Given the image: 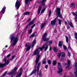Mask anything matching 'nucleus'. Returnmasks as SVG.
<instances>
[{
    "mask_svg": "<svg viewBox=\"0 0 77 77\" xmlns=\"http://www.w3.org/2000/svg\"><path fill=\"white\" fill-rule=\"evenodd\" d=\"M5 47V48H7L8 47V45H6V46Z\"/></svg>",
    "mask_w": 77,
    "mask_h": 77,
    "instance_id": "774afa93",
    "label": "nucleus"
},
{
    "mask_svg": "<svg viewBox=\"0 0 77 77\" xmlns=\"http://www.w3.org/2000/svg\"><path fill=\"white\" fill-rule=\"evenodd\" d=\"M42 8V6H40L38 8V14H39L40 13V11H41V10Z\"/></svg>",
    "mask_w": 77,
    "mask_h": 77,
    "instance_id": "412c9836",
    "label": "nucleus"
},
{
    "mask_svg": "<svg viewBox=\"0 0 77 77\" xmlns=\"http://www.w3.org/2000/svg\"><path fill=\"white\" fill-rule=\"evenodd\" d=\"M48 64H50V65H51V61H50V60H48Z\"/></svg>",
    "mask_w": 77,
    "mask_h": 77,
    "instance_id": "49530a36",
    "label": "nucleus"
},
{
    "mask_svg": "<svg viewBox=\"0 0 77 77\" xmlns=\"http://www.w3.org/2000/svg\"><path fill=\"white\" fill-rule=\"evenodd\" d=\"M67 29H69V26H67Z\"/></svg>",
    "mask_w": 77,
    "mask_h": 77,
    "instance_id": "680f3d73",
    "label": "nucleus"
},
{
    "mask_svg": "<svg viewBox=\"0 0 77 77\" xmlns=\"http://www.w3.org/2000/svg\"><path fill=\"white\" fill-rule=\"evenodd\" d=\"M75 71L74 72V73L75 75L76 76L77 75V68H75Z\"/></svg>",
    "mask_w": 77,
    "mask_h": 77,
    "instance_id": "393cba45",
    "label": "nucleus"
},
{
    "mask_svg": "<svg viewBox=\"0 0 77 77\" xmlns=\"http://www.w3.org/2000/svg\"><path fill=\"white\" fill-rule=\"evenodd\" d=\"M45 10V8H43L42 9V13H44V11Z\"/></svg>",
    "mask_w": 77,
    "mask_h": 77,
    "instance_id": "58836bf2",
    "label": "nucleus"
},
{
    "mask_svg": "<svg viewBox=\"0 0 77 77\" xmlns=\"http://www.w3.org/2000/svg\"><path fill=\"white\" fill-rule=\"evenodd\" d=\"M18 66H17H17L15 67V68L13 69V71L11 72L13 74H15V71L17 70V69H18Z\"/></svg>",
    "mask_w": 77,
    "mask_h": 77,
    "instance_id": "9b49d317",
    "label": "nucleus"
},
{
    "mask_svg": "<svg viewBox=\"0 0 77 77\" xmlns=\"http://www.w3.org/2000/svg\"><path fill=\"white\" fill-rule=\"evenodd\" d=\"M66 42L68 43V41H69V39H68V37L67 36H66Z\"/></svg>",
    "mask_w": 77,
    "mask_h": 77,
    "instance_id": "473e14b6",
    "label": "nucleus"
},
{
    "mask_svg": "<svg viewBox=\"0 0 77 77\" xmlns=\"http://www.w3.org/2000/svg\"><path fill=\"white\" fill-rule=\"evenodd\" d=\"M7 73V72H5L2 75V77H3L6 75V74Z\"/></svg>",
    "mask_w": 77,
    "mask_h": 77,
    "instance_id": "72a5a7b5",
    "label": "nucleus"
},
{
    "mask_svg": "<svg viewBox=\"0 0 77 77\" xmlns=\"http://www.w3.org/2000/svg\"><path fill=\"white\" fill-rule=\"evenodd\" d=\"M51 47H50V49H49V51H51Z\"/></svg>",
    "mask_w": 77,
    "mask_h": 77,
    "instance_id": "e2e57ef3",
    "label": "nucleus"
},
{
    "mask_svg": "<svg viewBox=\"0 0 77 77\" xmlns=\"http://www.w3.org/2000/svg\"><path fill=\"white\" fill-rule=\"evenodd\" d=\"M68 47L70 46V44L68 43Z\"/></svg>",
    "mask_w": 77,
    "mask_h": 77,
    "instance_id": "338daca9",
    "label": "nucleus"
},
{
    "mask_svg": "<svg viewBox=\"0 0 77 77\" xmlns=\"http://www.w3.org/2000/svg\"><path fill=\"white\" fill-rule=\"evenodd\" d=\"M77 16H75V22H77Z\"/></svg>",
    "mask_w": 77,
    "mask_h": 77,
    "instance_id": "a18cd8bd",
    "label": "nucleus"
},
{
    "mask_svg": "<svg viewBox=\"0 0 77 77\" xmlns=\"http://www.w3.org/2000/svg\"><path fill=\"white\" fill-rule=\"evenodd\" d=\"M57 68L59 69V71H58V74H60L63 71L62 69V66H61V64L60 63H58Z\"/></svg>",
    "mask_w": 77,
    "mask_h": 77,
    "instance_id": "f03ea898",
    "label": "nucleus"
},
{
    "mask_svg": "<svg viewBox=\"0 0 77 77\" xmlns=\"http://www.w3.org/2000/svg\"><path fill=\"white\" fill-rule=\"evenodd\" d=\"M58 24L60 25L61 24V20L60 19H58Z\"/></svg>",
    "mask_w": 77,
    "mask_h": 77,
    "instance_id": "e433bc0d",
    "label": "nucleus"
},
{
    "mask_svg": "<svg viewBox=\"0 0 77 77\" xmlns=\"http://www.w3.org/2000/svg\"><path fill=\"white\" fill-rule=\"evenodd\" d=\"M30 20H31V19H30V18H29L28 20H27V22H29V21H30Z\"/></svg>",
    "mask_w": 77,
    "mask_h": 77,
    "instance_id": "603ef678",
    "label": "nucleus"
},
{
    "mask_svg": "<svg viewBox=\"0 0 77 77\" xmlns=\"http://www.w3.org/2000/svg\"><path fill=\"white\" fill-rule=\"evenodd\" d=\"M39 49H37L34 51L33 55L34 56L36 55V54L37 55H39Z\"/></svg>",
    "mask_w": 77,
    "mask_h": 77,
    "instance_id": "423d86ee",
    "label": "nucleus"
},
{
    "mask_svg": "<svg viewBox=\"0 0 77 77\" xmlns=\"http://www.w3.org/2000/svg\"><path fill=\"white\" fill-rule=\"evenodd\" d=\"M68 55L69 56H71V54H70V53L68 52Z\"/></svg>",
    "mask_w": 77,
    "mask_h": 77,
    "instance_id": "6e6d98bb",
    "label": "nucleus"
},
{
    "mask_svg": "<svg viewBox=\"0 0 77 77\" xmlns=\"http://www.w3.org/2000/svg\"><path fill=\"white\" fill-rule=\"evenodd\" d=\"M15 55L12 56V58L10 59V60H13V59H14V58H15Z\"/></svg>",
    "mask_w": 77,
    "mask_h": 77,
    "instance_id": "f704fd0d",
    "label": "nucleus"
},
{
    "mask_svg": "<svg viewBox=\"0 0 77 77\" xmlns=\"http://www.w3.org/2000/svg\"><path fill=\"white\" fill-rule=\"evenodd\" d=\"M56 13L57 14V17L58 16L60 18H62V16L60 15V8H57Z\"/></svg>",
    "mask_w": 77,
    "mask_h": 77,
    "instance_id": "7ed1b4c3",
    "label": "nucleus"
},
{
    "mask_svg": "<svg viewBox=\"0 0 77 77\" xmlns=\"http://www.w3.org/2000/svg\"><path fill=\"white\" fill-rule=\"evenodd\" d=\"M67 67H66V69H68L69 66H70V64H71V61L69 60H68L67 61Z\"/></svg>",
    "mask_w": 77,
    "mask_h": 77,
    "instance_id": "9d476101",
    "label": "nucleus"
},
{
    "mask_svg": "<svg viewBox=\"0 0 77 77\" xmlns=\"http://www.w3.org/2000/svg\"><path fill=\"white\" fill-rule=\"evenodd\" d=\"M23 14L25 15H29L30 14V13H29V12H27L24 13Z\"/></svg>",
    "mask_w": 77,
    "mask_h": 77,
    "instance_id": "bb28decb",
    "label": "nucleus"
},
{
    "mask_svg": "<svg viewBox=\"0 0 77 77\" xmlns=\"http://www.w3.org/2000/svg\"><path fill=\"white\" fill-rule=\"evenodd\" d=\"M35 24H34L32 25V27H31V29H33V27H35Z\"/></svg>",
    "mask_w": 77,
    "mask_h": 77,
    "instance_id": "09e8293b",
    "label": "nucleus"
},
{
    "mask_svg": "<svg viewBox=\"0 0 77 77\" xmlns=\"http://www.w3.org/2000/svg\"><path fill=\"white\" fill-rule=\"evenodd\" d=\"M9 63V60H8L7 62L4 64L0 63V68L4 67L6 65H8Z\"/></svg>",
    "mask_w": 77,
    "mask_h": 77,
    "instance_id": "6e6552de",
    "label": "nucleus"
},
{
    "mask_svg": "<svg viewBox=\"0 0 77 77\" xmlns=\"http://www.w3.org/2000/svg\"><path fill=\"white\" fill-rule=\"evenodd\" d=\"M36 72V69H35L34 70H33L31 74H30L29 75H33L34 74V73H35Z\"/></svg>",
    "mask_w": 77,
    "mask_h": 77,
    "instance_id": "a211bd4d",
    "label": "nucleus"
},
{
    "mask_svg": "<svg viewBox=\"0 0 77 77\" xmlns=\"http://www.w3.org/2000/svg\"><path fill=\"white\" fill-rule=\"evenodd\" d=\"M46 2V0H43L42 1H40V3H41L43 6H45V3Z\"/></svg>",
    "mask_w": 77,
    "mask_h": 77,
    "instance_id": "4468645a",
    "label": "nucleus"
},
{
    "mask_svg": "<svg viewBox=\"0 0 77 77\" xmlns=\"http://www.w3.org/2000/svg\"><path fill=\"white\" fill-rule=\"evenodd\" d=\"M46 63V60L45 59H44L43 60V62H42L43 64H45Z\"/></svg>",
    "mask_w": 77,
    "mask_h": 77,
    "instance_id": "2f4dec72",
    "label": "nucleus"
},
{
    "mask_svg": "<svg viewBox=\"0 0 77 77\" xmlns=\"http://www.w3.org/2000/svg\"><path fill=\"white\" fill-rule=\"evenodd\" d=\"M77 66V63H76V62H75V66H74L76 68V66Z\"/></svg>",
    "mask_w": 77,
    "mask_h": 77,
    "instance_id": "8fccbe9b",
    "label": "nucleus"
},
{
    "mask_svg": "<svg viewBox=\"0 0 77 77\" xmlns=\"http://www.w3.org/2000/svg\"><path fill=\"white\" fill-rule=\"evenodd\" d=\"M39 57H40V56H38L36 59V60L35 62L36 65H37L38 62H39Z\"/></svg>",
    "mask_w": 77,
    "mask_h": 77,
    "instance_id": "f8f14e48",
    "label": "nucleus"
},
{
    "mask_svg": "<svg viewBox=\"0 0 77 77\" xmlns=\"http://www.w3.org/2000/svg\"><path fill=\"white\" fill-rule=\"evenodd\" d=\"M11 56V54H9L7 56V57H9Z\"/></svg>",
    "mask_w": 77,
    "mask_h": 77,
    "instance_id": "3c124183",
    "label": "nucleus"
},
{
    "mask_svg": "<svg viewBox=\"0 0 77 77\" xmlns=\"http://www.w3.org/2000/svg\"><path fill=\"white\" fill-rule=\"evenodd\" d=\"M38 75H39V76H41V75H42L41 73H40Z\"/></svg>",
    "mask_w": 77,
    "mask_h": 77,
    "instance_id": "bf43d9fd",
    "label": "nucleus"
},
{
    "mask_svg": "<svg viewBox=\"0 0 77 77\" xmlns=\"http://www.w3.org/2000/svg\"><path fill=\"white\" fill-rule=\"evenodd\" d=\"M29 0H25V4H27V3H29Z\"/></svg>",
    "mask_w": 77,
    "mask_h": 77,
    "instance_id": "4c0bfd02",
    "label": "nucleus"
},
{
    "mask_svg": "<svg viewBox=\"0 0 77 77\" xmlns=\"http://www.w3.org/2000/svg\"><path fill=\"white\" fill-rule=\"evenodd\" d=\"M33 23H34V21H31L28 24V26H31V25H32V24H33Z\"/></svg>",
    "mask_w": 77,
    "mask_h": 77,
    "instance_id": "b1692460",
    "label": "nucleus"
},
{
    "mask_svg": "<svg viewBox=\"0 0 77 77\" xmlns=\"http://www.w3.org/2000/svg\"><path fill=\"white\" fill-rule=\"evenodd\" d=\"M48 65H46L45 66V68L46 69L47 68H48Z\"/></svg>",
    "mask_w": 77,
    "mask_h": 77,
    "instance_id": "4d7b16f0",
    "label": "nucleus"
},
{
    "mask_svg": "<svg viewBox=\"0 0 77 77\" xmlns=\"http://www.w3.org/2000/svg\"><path fill=\"white\" fill-rule=\"evenodd\" d=\"M20 6V3L19 2L18 0H17L16 2L15 7L16 8V9H18Z\"/></svg>",
    "mask_w": 77,
    "mask_h": 77,
    "instance_id": "0eeeda50",
    "label": "nucleus"
},
{
    "mask_svg": "<svg viewBox=\"0 0 77 77\" xmlns=\"http://www.w3.org/2000/svg\"><path fill=\"white\" fill-rule=\"evenodd\" d=\"M32 29H31L29 31V34H30V33H32Z\"/></svg>",
    "mask_w": 77,
    "mask_h": 77,
    "instance_id": "a19ab883",
    "label": "nucleus"
},
{
    "mask_svg": "<svg viewBox=\"0 0 77 77\" xmlns=\"http://www.w3.org/2000/svg\"><path fill=\"white\" fill-rule=\"evenodd\" d=\"M22 75V73L20 72L18 76L17 75V76H18H18H19V77H21Z\"/></svg>",
    "mask_w": 77,
    "mask_h": 77,
    "instance_id": "37998d69",
    "label": "nucleus"
},
{
    "mask_svg": "<svg viewBox=\"0 0 77 77\" xmlns=\"http://www.w3.org/2000/svg\"><path fill=\"white\" fill-rule=\"evenodd\" d=\"M48 44V42H46L45 44V45L46 46H47V45Z\"/></svg>",
    "mask_w": 77,
    "mask_h": 77,
    "instance_id": "13d9d810",
    "label": "nucleus"
},
{
    "mask_svg": "<svg viewBox=\"0 0 77 77\" xmlns=\"http://www.w3.org/2000/svg\"><path fill=\"white\" fill-rule=\"evenodd\" d=\"M70 26V27H73V24H72V22H68Z\"/></svg>",
    "mask_w": 77,
    "mask_h": 77,
    "instance_id": "5701e85b",
    "label": "nucleus"
},
{
    "mask_svg": "<svg viewBox=\"0 0 77 77\" xmlns=\"http://www.w3.org/2000/svg\"><path fill=\"white\" fill-rule=\"evenodd\" d=\"M28 26H29V25H28L26 26L25 29V30H27V28H28Z\"/></svg>",
    "mask_w": 77,
    "mask_h": 77,
    "instance_id": "de8ad7c7",
    "label": "nucleus"
},
{
    "mask_svg": "<svg viewBox=\"0 0 77 77\" xmlns=\"http://www.w3.org/2000/svg\"><path fill=\"white\" fill-rule=\"evenodd\" d=\"M51 11H50L49 13V17H50V16L51 15Z\"/></svg>",
    "mask_w": 77,
    "mask_h": 77,
    "instance_id": "c03bdc74",
    "label": "nucleus"
},
{
    "mask_svg": "<svg viewBox=\"0 0 77 77\" xmlns=\"http://www.w3.org/2000/svg\"><path fill=\"white\" fill-rule=\"evenodd\" d=\"M64 24L65 25H66V24H67V22H64Z\"/></svg>",
    "mask_w": 77,
    "mask_h": 77,
    "instance_id": "052dcab7",
    "label": "nucleus"
},
{
    "mask_svg": "<svg viewBox=\"0 0 77 77\" xmlns=\"http://www.w3.org/2000/svg\"><path fill=\"white\" fill-rule=\"evenodd\" d=\"M41 64V63H39L38 64V65L37 66V70L36 71L37 72H38L39 71V65Z\"/></svg>",
    "mask_w": 77,
    "mask_h": 77,
    "instance_id": "6ab92c4d",
    "label": "nucleus"
},
{
    "mask_svg": "<svg viewBox=\"0 0 77 77\" xmlns=\"http://www.w3.org/2000/svg\"><path fill=\"white\" fill-rule=\"evenodd\" d=\"M71 6L73 8H75V3H72V4H71Z\"/></svg>",
    "mask_w": 77,
    "mask_h": 77,
    "instance_id": "c85d7f7f",
    "label": "nucleus"
},
{
    "mask_svg": "<svg viewBox=\"0 0 77 77\" xmlns=\"http://www.w3.org/2000/svg\"><path fill=\"white\" fill-rule=\"evenodd\" d=\"M48 45L45 48V51H46V50L48 49Z\"/></svg>",
    "mask_w": 77,
    "mask_h": 77,
    "instance_id": "79ce46f5",
    "label": "nucleus"
},
{
    "mask_svg": "<svg viewBox=\"0 0 77 77\" xmlns=\"http://www.w3.org/2000/svg\"><path fill=\"white\" fill-rule=\"evenodd\" d=\"M59 47H62V44H63V42H60V41L59 42Z\"/></svg>",
    "mask_w": 77,
    "mask_h": 77,
    "instance_id": "f3484780",
    "label": "nucleus"
},
{
    "mask_svg": "<svg viewBox=\"0 0 77 77\" xmlns=\"http://www.w3.org/2000/svg\"><path fill=\"white\" fill-rule=\"evenodd\" d=\"M8 75H11V77H13V75L15 74L14 73H13L10 72L8 73Z\"/></svg>",
    "mask_w": 77,
    "mask_h": 77,
    "instance_id": "7c9ffc66",
    "label": "nucleus"
},
{
    "mask_svg": "<svg viewBox=\"0 0 77 77\" xmlns=\"http://www.w3.org/2000/svg\"><path fill=\"white\" fill-rule=\"evenodd\" d=\"M25 47H27V48L26 50V51H28V50H29L30 49V48H31V46H30V45L29 43H26Z\"/></svg>",
    "mask_w": 77,
    "mask_h": 77,
    "instance_id": "1a4fd4ad",
    "label": "nucleus"
},
{
    "mask_svg": "<svg viewBox=\"0 0 77 77\" xmlns=\"http://www.w3.org/2000/svg\"><path fill=\"white\" fill-rule=\"evenodd\" d=\"M10 39L11 42H12V43L11 44V45L13 47L15 46L17 42H18V37L15 36L13 35H11L10 36Z\"/></svg>",
    "mask_w": 77,
    "mask_h": 77,
    "instance_id": "f257e3e1",
    "label": "nucleus"
},
{
    "mask_svg": "<svg viewBox=\"0 0 77 77\" xmlns=\"http://www.w3.org/2000/svg\"><path fill=\"white\" fill-rule=\"evenodd\" d=\"M36 35H37V33L36 32H34L30 35V38H33V37H34V36H36Z\"/></svg>",
    "mask_w": 77,
    "mask_h": 77,
    "instance_id": "2eb2a0df",
    "label": "nucleus"
},
{
    "mask_svg": "<svg viewBox=\"0 0 77 77\" xmlns=\"http://www.w3.org/2000/svg\"><path fill=\"white\" fill-rule=\"evenodd\" d=\"M48 43H49V45H51V44H52L53 43V41H49L48 42Z\"/></svg>",
    "mask_w": 77,
    "mask_h": 77,
    "instance_id": "c9c22d12",
    "label": "nucleus"
},
{
    "mask_svg": "<svg viewBox=\"0 0 77 77\" xmlns=\"http://www.w3.org/2000/svg\"><path fill=\"white\" fill-rule=\"evenodd\" d=\"M63 47L64 50H66V49H67L66 46H65L64 45H63Z\"/></svg>",
    "mask_w": 77,
    "mask_h": 77,
    "instance_id": "ea45409f",
    "label": "nucleus"
},
{
    "mask_svg": "<svg viewBox=\"0 0 77 77\" xmlns=\"http://www.w3.org/2000/svg\"><path fill=\"white\" fill-rule=\"evenodd\" d=\"M53 50H54V51L55 52H57V50L56 49V47H53Z\"/></svg>",
    "mask_w": 77,
    "mask_h": 77,
    "instance_id": "c756f323",
    "label": "nucleus"
},
{
    "mask_svg": "<svg viewBox=\"0 0 77 77\" xmlns=\"http://www.w3.org/2000/svg\"><path fill=\"white\" fill-rule=\"evenodd\" d=\"M57 64V62L56 61H54L52 62V64L53 65H55Z\"/></svg>",
    "mask_w": 77,
    "mask_h": 77,
    "instance_id": "cd10ccee",
    "label": "nucleus"
},
{
    "mask_svg": "<svg viewBox=\"0 0 77 77\" xmlns=\"http://www.w3.org/2000/svg\"><path fill=\"white\" fill-rule=\"evenodd\" d=\"M56 19H57V18H56L54 20H52L51 21V25H53L54 26L55 25V24H56Z\"/></svg>",
    "mask_w": 77,
    "mask_h": 77,
    "instance_id": "ddd939ff",
    "label": "nucleus"
},
{
    "mask_svg": "<svg viewBox=\"0 0 77 77\" xmlns=\"http://www.w3.org/2000/svg\"><path fill=\"white\" fill-rule=\"evenodd\" d=\"M45 23H44L42 24L41 25V29H42L44 27V26H45Z\"/></svg>",
    "mask_w": 77,
    "mask_h": 77,
    "instance_id": "4be33fe9",
    "label": "nucleus"
},
{
    "mask_svg": "<svg viewBox=\"0 0 77 77\" xmlns=\"http://www.w3.org/2000/svg\"><path fill=\"white\" fill-rule=\"evenodd\" d=\"M68 48H69V49H71V47L68 46Z\"/></svg>",
    "mask_w": 77,
    "mask_h": 77,
    "instance_id": "69168bd1",
    "label": "nucleus"
},
{
    "mask_svg": "<svg viewBox=\"0 0 77 77\" xmlns=\"http://www.w3.org/2000/svg\"><path fill=\"white\" fill-rule=\"evenodd\" d=\"M47 35L46 33H45L42 37L43 40L44 41H47L49 40V38H47V37H45V36H47Z\"/></svg>",
    "mask_w": 77,
    "mask_h": 77,
    "instance_id": "39448f33",
    "label": "nucleus"
},
{
    "mask_svg": "<svg viewBox=\"0 0 77 77\" xmlns=\"http://www.w3.org/2000/svg\"><path fill=\"white\" fill-rule=\"evenodd\" d=\"M61 54V56L60 60H63V59H64V57H65V54L64 53H60L58 55V57L59 59H60Z\"/></svg>",
    "mask_w": 77,
    "mask_h": 77,
    "instance_id": "20e7f679",
    "label": "nucleus"
},
{
    "mask_svg": "<svg viewBox=\"0 0 77 77\" xmlns=\"http://www.w3.org/2000/svg\"><path fill=\"white\" fill-rule=\"evenodd\" d=\"M44 48H45V46L43 45L42 46V48L40 47L39 48V49L40 50V51H42V49Z\"/></svg>",
    "mask_w": 77,
    "mask_h": 77,
    "instance_id": "a878e982",
    "label": "nucleus"
},
{
    "mask_svg": "<svg viewBox=\"0 0 77 77\" xmlns=\"http://www.w3.org/2000/svg\"><path fill=\"white\" fill-rule=\"evenodd\" d=\"M20 71L21 72H22L23 71V69H22L21 68L20 69Z\"/></svg>",
    "mask_w": 77,
    "mask_h": 77,
    "instance_id": "5fc2aeb1",
    "label": "nucleus"
},
{
    "mask_svg": "<svg viewBox=\"0 0 77 77\" xmlns=\"http://www.w3.org/2000/svg\"><path fill=\"white\" fill-rule=\"evenodd\" d=\"M3 61H4V62H5L6 61V58H5L4 59H3Z\"/></svg>",
    "mask_w": 77,
    "mask_h": 77,
    "instance_id": "864d4df0",
    "label": "nucleus"
},
{
    "mask_svg": "<svg viewBox=\"0 0 77 77\" xmlns=\"http://www.w3.org/2000/svg\"><path fill=\"white\" fill-rule=\"evenodd\" d=\"M19 14H17V15H16V17H19Z\"/></svg>",
    "mask_w": 77,
    "mask_h": 77,
    "instance_id": "0e129e2a",
    "label": "nucleus"
},
{
    "mask_svg": "<svg viewBox=\"0 0 77 77\" xmlns=\"http://www.w3.org/2000/svg\"><path fill=\"white\" fill-rule=\"evenodd\" d=\"M35 43H36V40H34V41L32 42V47H34L35 45Z\"/></svg>",
    "mask_w": 77,
    "mask_h": 77,
    "instance_id": "aec40b11",
    "label": "nucleus"
},
{
    "mask_svg": "<svg viewBox=\"0 0 77 77\" xmlns=\"http://www.w3.org/2000/svg\"><path fill=\"white\" fill-rule=\"evenodd\" d=\"M6 9V7H4L3 8H2V11L0 12V15L2 13H4L5 12V9Z\"/></svg>",
    "mask_w": 77,
    "mask_h": 77,
    "instance_id": "dca6fc26",
    "label": "nucleus"
}]
</instances>
